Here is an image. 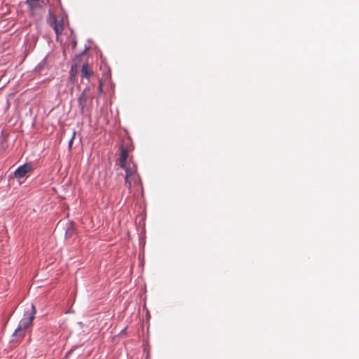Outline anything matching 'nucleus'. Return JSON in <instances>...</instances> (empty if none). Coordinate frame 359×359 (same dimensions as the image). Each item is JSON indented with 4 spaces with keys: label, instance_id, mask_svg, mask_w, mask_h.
Wrapping results in <instances>:
<instances>
[{
    "label": "nucleus",
    "instance_id": "1a4fd4ad",
    "mask_svg": "<svg viewBox=\"0 0 359 359\" xmlns=\"http://www.w3.org/2000/svg\"><path fill=\"white\" fill-rule=\"evenodd\" d=\"M98 92L100 94L102 93V82L101 81H100V84L98 86Z\"/></svg>",
    "mask_w": 359,
    "mask_h": 359
},
{
    "label": "nucleus",
    "instance_id": "7ed1b4c3",
    "mask_svg": "<svg viewBox=\"0 0 359 359\" xmlns=\"http://www.w3.org/2000/svg\"><path fill=\"white\" fill-rule=\"evenodd\" d=\"M48 22L53 28L57 36L61 34L64 29V21L62 18L58 19L51 11H49Z\"/></svg>",
    "mask_w": 359,
    "mask_h": 359
},
{
    "label": "nucleus",
    "instance_id": "0eeeda50",
    "mask_svg": "<svg viewBox=\"0 0 359 359\" xmlns=\"http://www.w3.org/2000/svg\"><path fill=\"white\" fill-rule=\"evenodd\" d=\"M93 74V72L90 69L88 65L85 63L82 65L81 68V77L82 78H90Z\"/></svg>",
    "mask_w": 359,
    "mask_h": 359
},
{
    "label": "nucleus",
    "instance_id": "423d86ee",
    "mask_svg": "<svg viewBox=\"0 0 359 359\" xmlns=\"http://www.w3.org/2000/svg\"><path fill=\"white\" fill-rule=\"evenodd\" d=\"M25 331L18 327L13 334V341H20L25 337Z\"/></svg>",
    "mask_w": 359,
    "mask_h": 359
},
{
    "label": "nucleus",
    "instance_id": "20e7f679",
    "mask_svg": "<svg viewBox=\"0 0 359 359\" xmlns=\"http://www.w3.org/2000/svg\"><path fill=\"white\" fill-rule=\"evenodd\" d=\"M32 166L29 163H25L20 165L14 172V176L17 179L25 177L28 172H32Z\"/></svg>",
    "mask_w": 359,
    "mask_h": 359
},
{
    "label": "nucleus",
    "instance_id": "f257e3e1",
    "mask_svg": "<svg viewBox=\"0 0 359 359\" xmlns=\"http://www.w3.org/2000/svg\"><path fill=\"white\" fill-rule=\"evenodd\" d=\"M133 150V146L131 140L128 138L123 140L120 145L121 154L117 162L120 168L126 172L125 184L128 189H131L132 183L138 177L136 164L130 158L128 161V154Z\"/></svg>",
    "mask_w": 359,
    "mask_h": 359
},
{
    "label": "nucleus",
    "instance_id": "39448f33",
    "mask_svg": "<svg viewBox=\"0 0 359 359\" xmlns=\"http://www.w3.org/2000/svg\"><path fill=\"white\" fill-rule=\"evenodd\" d=\"M32 313L29 314L28 316L23 318L19 323L18 327L22 328L23 330H27V328L32 325V321L34 318V306L32 305Z\"/></svg>",
    "mask_w": 359,
    "mask_h": 359
},
{
    "label": "nucleus",
    "instance_id": "f03ea898",
    "mask_svg": "<svg viewBox=\"0 0 359 359\" xmlns=\"http://www.w3.org/2000/svg\"><path fill=\"white\" fill-rule=\"evenodd\" d=\"M93 101V96L88 88L85 89L78 99L79 105L81 113L89 111Z\"/></svg>",
    "mask_w": 359,
    "mask_h": 359
},
{
    "label": "nucleus",
    "instance_id": "9d476101",
    "mask_svg": "<svg viewBox=\"0 0 359 359\" xmlns=\"http://www.w3.org/2000/svg\"><path fill=\"white\" fill-rule=\"evenodd\" d=\"M73 233H74V229H73L72 228H69V229L67 231V233H69V235H72Z\"/></svg>",
    "mask_w": 359,
    "mask_h": 359
},
{
    "label": "nucleus",
    "instance_id": "6e6552de",
    "mask_svg": "<svg viewBox=\"0 0 359 359\" xmlns=\"http://www.w3.org/2000/svg\"><path fill=\"white\" fill-rule=\"evenodd\" d=\"M26 3L32 12L41 7L40 0H27Z\"/></svg>",
    "mask_w": 359,
    "mask_h": 359
},
{
    "label": "nucleus",
    "instance_id": "9b49d317",
    "mask_svg": "<svg viewBox=\"0 0 359 359\" xmlns=\"http://www.w3.org/2000/svg\"><path fill=\"white\" fill-rule=\"evenodd\" d=\"M72 75H73V73H74V66H72V68H71V71H70Z\"/></svg>",
    "mask_w": 359,
    "mask_h": 359
}]
</instances>
